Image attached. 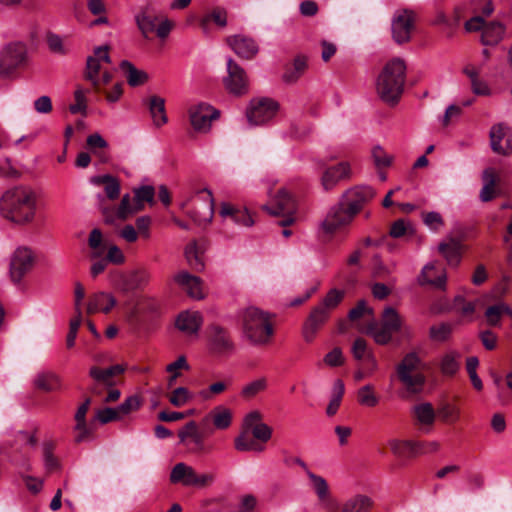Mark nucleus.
Instances as JSON below:
<instances>
[{"instance_id": "f257e3e1", "label": "nucleus", "mask_w": 512, "mask_h": 512, "mask_svg": "<svg viewBox=\"0 0 512 512\" xmlns=\"http://www.w3.org/2000/svg\"><path fill=\"white\" fill-rule=\"evenodd\" d=\"M39 192L27 184H17L0 196V216L15 225L33 223L39 209Z\"/></svg>"}, {"instance_id": "f03ea898", "label": "nucleus", "mask_w": 512, "mask_h": 512, "mask_svg": "<svg viewBox=\"0 0 512 512\" xmlns=\"http://www.w3.org/2000/svg\"><path fill=\"white\" fill-rule=\"evenodd\" d=\"M405 81V62L399 58L387 62L375 82L376 93L380 100L388 106H396L404 92Z\"/></svg>"}, {"instance_id": "7ed1b4c3", "label": "nucleus", "mask_w": 512, "mask_h": 512, "mask_svg": "<svg viewBox=\"0 0 512 512\" xmlns=\"http://www.w3.org/2000/svg\"><path fill=\"white\" fill-rule=\"evenodd\" d=\"M242 327L245 338L256 346L269 344L274 334L270 314L256 307H249L243 312Z\"/></svg>"}, {"instance_id": "20e7f679", "label": "nucleus", "mask_w": 512, "mask_h": 512, "mask_svg": "<svg viewBox=\"0 0 512 512\" xmlns=\"http://www.w3.org/2000/svg\"><path fill=\"white\" fill-rule=\"evenodd\" d=\"M396 373L401 384L408 392L419 393L425 384L423 363L415 352L406 354L396 367Z\"/></svg>"}, {"instance_id": "39448f33", "label": "nucleus", "mask_w": 512, "mask_h": 512, "mask_svg": "<svg viewBox=\"0 0 512 512\" xmlns=\"http://www.w3.org/2000/svg\"><path fill=\"white\" fill-rule=\"evenodd\" d=\"M403 328V321L399 313L393 307L384 308L381 314L380 323L372 321L367 326V333L370 334L374 341L379 345L388 344L394 333L399 332Z\"/></svg>"}, {"instance_id": "423d86ee", "label": "nucleus", "mask_w": 512, "mask_h": 512, "mask_svg": "<svg viewBox=\"0 0 512 512\" xmlns=\"http://www.w3.org/2000/svg\"><path fill=\"white\" fill-rule=\"evenodd\" d=\"M215 476L212 473L199 474L196 470L184 462L177 463L171 470L170 482L181 484L185 487L198 489L206 488L213 484Z\"/></svg>"}, {"instance_id": "0eeeda50", "label": "nucleus", "mask_w": 512, "mask_h": 512, "mask_svg": "<svg viewBox=\"0 0 512 512\" xmlns=\"http://www.w3.org/2000/svg\"><path fill=\"white\" fill-rule=\"evenodd\" d=\"M184 210L199 225L211 222L214 214V198L210 190L203 189L196 193V203L190 207V199L180 204Z\"/></svg>"}, {"instance_id": "6e6552de", "label": "nucleus", "mask_w": 512, "mask_h": 512, "mask_svg": "<svg viewBox=\"0 0 512 512\" xmlns=\"http://www.w3.org/2000/svg\"><path fill=\"white\" fill-rule=\"evenodd\" d=\"M151 273L147 268L140 267L127 272L114 274L112 282L122 293L144 290L150 283Z\"/></svg>"}, {"instance_id": "1a4fd4ad", "label": "nucleus", "mask_w": 512, "mask_h": 512, "mask_svg": "<svg viewBox=\"0 0 512 512\" xmlns=\"http://www.w3.org/2000/svg\"><path fill=\"white\" fill-rule=\"evenodd\" d=\"M35 264V255L30 248L18 247L11 255L9 277L14 284H20Z\"/></svg>"}, {"instance_id": "9d476101", "label": "nucleus", "mask_w": 512, "mask_h": 512, "mask_svg": "<svg viewBox=\"0 0 512 512\" xmlns=\"http://www.w3.org/2000/svg\"><path fill=\"white\" fill-rule=\"evenodd\" d=\"M270 215L283 216L279 222L280 226H288L294 222L296 203L294 198L285 190L280 189L269 205L263 207Z\"/></svg>"}, {"instance_id": "9b49d317", "label": "nucleus", "mask_w": 512, "mask_h": 512, "mask_svg": "<svg viewBox=\"0 0 512 512\" xmlns=\"http://www.w3.org/2000/svg\"><path fill=\"white\" fill-rule=\"evenodd\" d=\"M375 195L371 186L357 185L345 191L340 203L355 217Z\"/></svg>"}, {"instance_id": "f8f14e48", "label": "nucleus", "mask_w": 512, "mask_h": 512, "mask_svg": "<svg viewBox=\"0 0 512 512\" xmlns=\"http://www.w3.org/2000/svg\"><path fill=\"white\" fill-rule=\"evenodd\" d=\"M26 58L27 48L24 43L8 44L0 52V75H10L26 61Z\"/></svg>"}, {"instance_id": "ddd939ff", "label": "nucleus", "mask_w": 512, "mask_h": 512, "mask_svg": "<svg viewBox=\"0 0 512 512\" xmlns=\"http://www.w3.org/2000/svg\"><path fill=\"white\" fill-rule=\"evenodd\" d=\"M188 113L191 126L200 133H207L212 122L220 117V111L208 103L192 105Z\"/></svg>"}, {"instance_id": "4468645a", "label": "nucleus", "mask_w": 512, "mask_h": 512, "mask_svg": "<svg viewBox=\"0 0 512 512\" xmlns=\"http://www.w3.org/2000/svg\"><path fill=\"white\" fill-rule=\"evenodd\" d=\"M110 62L109 46L107 45L95 48L94 54L87 58L84 76L96 90L100 89V74L105 70L104 65L110 64Z\"/></svg>"}, {"instance_id": "2eb2a0df", "label": "nucleus", "mask_w": 512, "mask_h": 512, "mask_svg": "<svg viewBox=\"0 0 512 512\" xmlns=\"http://www.w3.org/2000/svg\"><path fill=\"white\" fill-rule=\"evenodd\" d=\"M278 108V103L273 99L252 100L247 110V118L254 125H262L275 117Z\"/></svg>"}, {"instance_id": "dca6fc26", "label": "nucleus", "mask_w": 512, "mask_h": 512, "mask_svg": "<svg viewBox=\"0 0 512 512\" xmlns=\"http://www.w3.org/2000/svg\"><path fill=\"white\" fill-rule=\"evenodd\" d=\"M179 442L193 453L208 452L205 445L204 434L200 431L199 425L195 421L187 422L178 431Z\"/></svg>"}, {"instance_id": "f3484780", "label": "nucleus", "mask_w": 512, "mask_h": 512, "mask_svg": "<svg viewBox=\"0 0 512 512\" xmlns=\"http://www.w3.org/2000/svg\"><path fill=\"white\" fill-rule=\"evenodd\" d=\"M227 73L224 78L226 89L234 95H243L248 92V77L245 70L232 58L227 60Z\"/></svg>"}, {"instance_id": "a211bd4d", "label": "nucleus", "mask_w": 512, "mask_h": 512, "mask_svg": "<svg viewBox=\"0 0 512 512\" xmlns=\"http://www.w3.org/2000/svg\"><path fill=\"white\" fill-rule=\"evenodd\" d=\"M491 149L500 155L512 154V129L504 124L493 125L489 133Z\"/></svg>"}, {"instance_id": "6ab92c4d", "label": "nucleus", "mask_w": 512, "mask_h": 512, "mask_svg": "<svg viewBox=\"0 0 512 512\" xmlns=\"http://www.w3.org/2000/svg\"><path fill=\"white\" fill-rule=\"evenodd\" d=\"M415 17L412 11L397 12L392 20V36L396 43H406L411 39Z\"/></svg>"}, {"instance_id": "aec40b11", "label": "nucleus", "mask_w": 512, "mask_h": 512, "mask_svg": "<svg viewBox=\"0 0 512 512\" xmlns=\"http://www.w3.org/2000/svg\"><path fill=\"white\" fill-rule=\"evenodd\" d=\"M354 216L339 202L333 206L322 222L326 233H334L352 223Z\"/></svg>"}, {"instance_id": "412c9836", "label": "nucleus", "mask_w": 512, "mask_h": 512, "mask_svg": "<svg viewBox=\"0 0 512 512\" xmlns=\"http://www.w3.org/2000/svg\"><path fill=\"white\" fill-rule=\"evenodd\" d=\"M352 170L349 162L343 161L336 165L327 167L321 176V185L324 190L329 191L335 188L341 181L351 179Z\"/></svg>"}, {"instance_id": "4be33fe9", "label": "nucleus", "mask_w": 512, "mask_h": 512, "mask_svg": "<svg viewBox=\"0 0 512 512\" xmlns=\"http://www.w3.org/2000/svg\"><path fill=\"white\" fill-rule=\"evenodd\" d=\"M329 317L330 313L319 305L312 309L302 328V336L305 342L311 343L315 339L317 332Z\"/></svg>"}, {"instance_id": "5701e85b", "label": "nucleus", "mask_w": 512, "mask_h": 512, "mask_svg": "<svg viewBox=\"0 0 512 512\" xmlns=\"http://www.w3.org/2000/svg\"><path fill=\"white\" fill-rule=\"evenodd\" d=\"M209 345L217 354H229L234 350V343L229 333L219 325L209 327Z\"/></svg>"}, {"instance_id": "b1692460", "label": "nucleus", "mask_w": 512, "mask_h": 512, "mask_svg": "<svg viewBox=\"0 0 512 512\" xmlns=\"http://www.w3.org/2000/svg\"><path fill=\"white\" fill-rule=\"evenodd\" d=\"M229 47L241 58L252 59L259 51L257 43L244 35H233L226 38Z\"/></svg>"}, {"instance_id": "393cba45", "label": "nucleus", "mask_w": 512, "mask_h": 512, "mask_svg": "<svg viewBox=\"0 0 512 512\" xmlns=\"http://www.w3.org/2000/svg\"><path fill=\"white\" fill-rule=\"evenodd\" d=\"M415 424L423 433H430L436 420V413L431 403H420L412 407Z\"/></svg>"}, {"instance_id": "a878e982", "label": "nucleus", "mask_w": 512, "mask_h": 512, "mask_svg": "<svg viewBox=\"0 0 512 512\" xmlns=\"http://www.w3.org/2000/svg\"><path fill=\"white\" fill-rule=\"evenodd\" d=\"M139 210L141 205L132 203L130 195L125 194L116 209L103 208V215L106 223H113L116 219L125 220Z\"/></svg>"}, {"instance_id": "bb28decb", "label": "nucleus", "mask_w": 512, "mask_h": 512, "mask_svg": "<svg viewBox=\"0 0 512 512\" xmlns=\"http://www.w3.org/2000/svg\"><path fill=\"white\" fill-rule=\"evenodd\" d=\"M203 324V318L198 311H185L176 319V327L187 336H196Z\"/></svg>"}, {"instance_id": "cd10ccee", "label": "nucleus", "mask_w": 512, "mask_h": 512, "mask_svg": "<svg viewBox=\"0 0 512 512\" xmlns=\"http://www.w3.org/2000/svg\"><path fill=\"white\" fill-rule=\"evenodd\" d=\"M116 298L108 292H96L89 297L87 313L94 314L102 312L108 314L116 305Z\"/></svg>"}, {"instance_id": "c85d7f7f", "label": "nucleus", "mask_w": 512, "mask_h": 512, "mask_svg": "<svg viewBox=\"0 0 512 512\" xmlns=\"http://www.w3.org/2000/svg\"><path fill=\"white\" fill-rule=\"evenodd\" d=\"M175 282L194 299L204 297L202 283L199 277L191 275L186 271H181L174 276Z\"/></svg>"}, {"instance_id": "c756f323", "label": "nucleus", "mask_w": 512, "mask_h": 512, "mask_svg": "<svg viewBox=\"0 0 512 512\" xmlns=\"http://www.w3.org/2000/svg\"><path fill=\"white\" fill-rule=\"evenodd\" d=\"M388 446L398 458H412L419 455L423 444L419 441L390 439Z\"/></svg>"}, {"instance_id": "7c9ffc66", "label": "nucleus", "mask_w": 512, "mask_h": 512, "mask_svg": "<svg viewBox=\"0 0 512 512\" xmlns=\"http://www.w3.org/2000/svg\"><path fill=\"white\" fill-rule=\"evenodd\" d=\"M483 187L479 198L482 202H489L500 195V189L497 187L499 177L494 169L487 168L482 174Z\"/></svg>"}, {"instance_id": "2f4dec72", "label": "nucleus", "mask_w": 512, "mask_h": 512, "mask_svg": "<svg viewBox=\"0 0 512 512\" xmlns=\"http://www.w3.org/2000/svg\"><path fill=\"white\" fill-rule=\"evenodd\" d=\"M505 33L506 26L502 22H486L481 35V42L485 46H495L503 40Z\"/></svg>"}, {"instance_id": "473e14b6", "label": "nucleus", "mask_w": 512, "mask_h": 512, "mask_svg": "<svg viewBox=\"0 0 512 512\" xmlns=\"http://www.w3.org/2000/svg\"><path fill=\"white\" fill-rule=\"evenodd\" d=\"M126 370V366L122 364L112 365L106 369H101L97 366L90 368L89 375L95 381L102 383L106 386L113 385V377L122 374Z\"/></svg>"}, {"instance_id": "72a5a7b5", "label": "nucleus", "mask_w": 512, "mask_h": 512, "mask_svg": "<svg viewBox=\"0 0 512 512\" xmlns=\"http://www.w3.org/2000/svg\"><path fill=\"white\" fill-rule=\"evenodd\" d=\"M209 421H212L216 429L225 430L232 423V413L228 408L218 406L202 419L201 424L205 425Z\"/></svg>"}, {"instance_id": "f704fd0d", "label": "nucleus", "mask_w": 512, "mask_h": 512, "mask_svg": "<svg viewBox=\"0 0 512 512\" xmlns=\"http://www.w3.org/2000/svg\"><path fill=\"white\" fill-rule=\"evenodd\" d=\"M220 215L223 218H229L236 224L247 227L253 225L254 223L252 216L248 213L246 209L236 208L229 203H223L221 205Z\"/></svg>"}, {"instance_id": "c9c22d12", "label": "nucleus", "mask_w": 512, "mask_h": 512, "mask_svg": "<svg viewBox=\"0 0 512 512\" xmlns=\"http://www.w3.org/2000/svg\"><path fill=\"white\" fill-rule=\"evenodd\" d=\"M446 273L441 270L437 272L433 263L425 265L419 277L420 284H430L436 288L444 289L446 285Z\"/></svg>"}, {"instance_id": "e433bc0d", "label": "nucleus", "mask_w": 512, "mask_h": 512, "mask_svg": "<svg viewBox=\"0 0 512 512\" xmlns=\"http://www.w3.org/2000/svg\"><path fill=\"white\" fill-rule=\"evenodd\" d=\"M374 501L364 494H356L347 499L341 506L340 512H370Z\"/></svg>"}, {"instance_id": "4c0bfd02", "label": "nucleus", "mask_w": 512, "mask_h": 512, "mask_svg": "<svg viewBox=\"0 0 512 512\" xmlns=\"http://www.w3.org/2000/svg\"><path fill=\"white\" fill-rule=\"evenodd\" d=\"M461 241L450 238L447 242L439 244V251L451 266H457L461 260Z\"/></svg>"}, {"instance_id": "58836bf2", "label": "nucleus", "mask_w": 512, "mask_h": 512, "mask_svg": "<svg viewBox=\"0 0 512 512\" xmlns=\"http://www.w3.org/2000/svg\"><path fill=\"white\" fill-rule=\"evenodd\" d=\"M157 17L150 13L149 8H142L136 15L135 21L142 36L149 39L150 35L154 33Z\"/></svg>"}, {"instance_id": "ea45409f", "label": "nucleus", "mask_w": 512, "mask_h": 512, "mask_svg": "<svg viewBox=\"0 0 512 512\" xmlns=\"http://www.w3.org/2000/svg\"><path fill=\"white\" fill-rule=\"evenodd\" d=\"M91 182L95 185H104L105 194L110 200H115L120 195V183L118 179L112 175L105 174L95 176L91 179Z\"/></svg>"}, {"instance_id": "a19ab883", "label": "nucleus", "mask_w": 512, "mask_h": 512, "mask_svg": "<svg viewBox=\"0 0 512 512\" xmlns=\"http://www.w3.org/2000/svg\"><path fill=\"white\" fill-rule=\"evenodd\" d=\"M120 68L124 73L128 84L132 87L142 85L148 79L146 72L137 69L131 62L127 60L121 62Z\"/></svg>"}, {"instance_id": "79ce46f5", "label": "nucleus", "mask_w": 512, "mask_h": 512, "mask_svg": "<svg viewBox=\"0 0 512 512\" xmlns=\"http://www.w3.org/2000/svg\"><path fill=\"white\" fill-rule=\"evenodd\" d=\"M34 385L42 391L53 392L61 388V381L53 372H42L35 377Z\"/></svg>"}, {"instance_id": "37998d69", "label": "nucleus", "mask_w": 512, "mask_h": 512, "mask_svg": "<svg viewBox=\"0 0 512 512\" xmlns=\"http://www.w3.org/2000/svg\"><path fill=\"white\" fill-rule=\"evenodd\" d=\"M149 111L156 126H162L167 123L165 112V100L159 96H152L149 101Z\"/></svg>"}, {"instance_id": "c03bdc74", "label": "nucleus", "mask_w": 512, "mask_h": 512, "mask_svg": "<svg viewBox=\"0 0 512 512\" xmlns=\"http://www.w3.org/2000/svg\"><path fill=\"white\" fill-rule=\"evenodd\" d=\"M88 245L92 250L90 254L91 259L99 260L103 258L102 256L105 254L107 246L103 242V235L99 229L95 228L90 232Z\"/></svg>"}, {"instance_id": "a18cd8bd", "label": "nucleus", "mask_w": 512, "mask_h": 512, "mask_svg": "<svg viewBox=\"0 0 512 512\" xmlns=\"http://www.w3.org/2000/svg\"><path fill=\"white\" fill-rule=\"evenodd\" d=\"M461 355L457 351H448L440 360V370L447 376L454 375L460 367Z\"/></svg>"}, {"instance_id": "49530a36", "label": "nucleus", "mask_w": 512, "mask_h": 512, "mask_svg": "<svg viewBox=\"0 0 512 512\" xmlns=\"http://www.w3.org/2000/svg\"><path fill=\"white\" fill-rule=\"evenodd\" d=\"M210 22L224 28L227 25V11L224 8L216 7L200 20L201 28L206 31Z\"/></svg>"}, {"instance_id": "de8ad7c7", "label": "nucleus", "mask_w": 512, "mask_h": 512, "mask_svg": "<svg viewBox=\"0 0 512 512\" xmlns=\"http://www.w3.org/2000/svg\"><path fill=\"white\" fill-rule=\"evenodd\" d=\"M235 448L238 451H255L262 452L264 450V446L257 443L253 435L251 436L248 431H243L236 439H235Z\"/></svg>"}, {"instance_id": "09e8293b", "label": "nucleus", "mask_w": 512, "mask_h": 512, "mask_svg": "<svg viewBox=\"0 0 512 512\" xmlns=\"http://www.w3.org/2000/svg\"><path fill=\"white\" fill-rule=\"evenodd\" d=\"M307 476L311 481L313 490L320 501H325L329 496V487L327 481L310 470H307Z\"/></svg>"}, {"instance_id": "8fccbe9b", "label": "nucleus", "mask_w": 512, "mask_h": 512, "mask_svg": "<svg viewBox=\"0 0 512 512\" xmlns=\"http://www.w3.org/2000/svg\"><path fill=\"white\" fill-rule=\"evenodd\" d=\"M358 403L366 407H375L379 403V397L375 394L371 384L362 386L357 391Z\"/></svg>"}, {"instance_id": "3c124183", "label": "nucleus", "mask_w": 512, "mask_h": 512, "mask_svg": "<svg viewBox=\"0 0 512 512\" xmlns=\"http://www.w3.org/2000/svg\"><path fill=\"white\" fill-rule=\"evenodd\" d=\"M232 383L233 381L231 378H226L224 380L214 382L210 384L207 389L202 390L200 392V396L204 400H211L214 396L222 394L227 389H229L232 386Z\"/></svg>"}, {"instance_id": "603ef678", "label": "nucleus", "mask_w": 512, "mask_h": 512, "mask_svg": "<svg viewBox=\"0 0 512 512\" xmlns=\"http://www.w3.org/2000/svg\"><path fill=\"white\" fill-rule=\"evenodd\" d=\"M344 295L345 292L343 290L336 288L331 289L318 305L331 314V312L342 302Z\"/></svg>"}, {"instance_id": "864d4df0", "label": "nucleus", "mask_w": 512, "mask_h": 512, "mask_svg": "<svg viewBox=\"0 0 512 512\" xmlns=\"http://www.w3.org/2000/svg\"><path fill=\"white\" fill-rule=\"evenodd\" d=\"M142 404L143 398L140 395L134 394L127 397L119 406H117V408L123 418L124 416L139 410Z\"/></svg>"}, {"instance_id": "5fc2aeb1", "label": "nucleus", "mask_w": 512, "mask_h": 512, "mask_svg": "<svg viewBox=\"0 0 512 512\" xmlns=\"http://www.w3.org/2000/svg\"><path fill=\"white\" fill-rule=\"evenodd\" d=\"M87 146L94 151V153L100 158L102 162L108 161V155L106 152H96V149H105L108 146L106 140L98 133L91 134L87 137Z\"/></svg>"}, {"instance_id": "6e6d98bb", "label": "nucleus", "mask_w": 512, "mask_h": 512, "mask_svg": "<svg viewBox=\"0 0 512 512\" xmlns=\"http://www.w3.org/2000/svg\"><path fill=\"white\" fill-rule=\"evenodd\" d=\"M267 387V380L266 378H258L255 379L245 386H243L241 390V395L244 398H252L256 396L258 393L264 391Z\"/></svg>"}, {"instance_id": "4d7b16f0", "label": "nucleus", "mask_w": 512, "mask_h": 512, "mask_svg": "<svg viewBox=\"0 0 512 512\" xmlns=\"http://www.w3.org/2000/svg\"><path fill=\"white\" fill-rule=\"evenodd\" d=\"M192 393L185 387H178L169 395V402L175 407H182L192 400Z\"/></svg>"}, {"instance_id": "13d9d810", "label": "nucleus", "mask_w": 512, "mask_h": 512, "mask_svg": "<svg viewBox=\"0 0 512 512\" xmlns=\"http://www.w3.org/2000/svg\"><path fill=\"white\" fill-rule=\"evenodd\" d=\"M307 66L304 57H297L293 63V71H287L283 75V80L286 83H293L303 74Z\"/></svg>"}, {"instance_id": "bf43d9fd", "label": "nucleus", "mask_w": 512, "mask_h": 512, "mask_svg": "<svg viewBox=\"0 0 512 512\" xmlns=\"http://www.w3.org/2000/svg\"><path fill=\"white\" fill-rule=\"evenodd\" d=\"M185 257L192 268L195 270H202L204 268V263L202 262L198 250L196 242H191L185 248Z\"/></svg>"}, {"instance_id": "052dcab7", "label": "nucleus", "mask_w": 512, "mask_h": 512, "mask_svg": "<svg viewBox=\"0 0 512 512\" xmlns=\"http://www.w3.org/2000/svg\"><path fill=\"white\" fill-rule=\"evenodd\" d=\"M144 306L149 311H156L158 309V303L154 298L148 296H141L138 298L136 305L131 309L130 317H136L144 310Z\"/></svg>"}, {"instance_id": "680f3d73", "label": "nucleus", "mask_w": 512, "mask_h": 512, "mask_svg": "<svg viewBox=\"0 0 512 512\" xmlns=\"http://www.w3.org/2000/svg\"><path fill=\"white\" fill-rule=\"evenodd\" d=\"M86 93H87V91L83 90L81 87H78L75 90V92H74L75 103L69 107V110L72 114H77V113L85 114L86 113V109H87Z\"/></svg>"}, {"instance_id": "e2e57ef3", "label": "nucleus", "mask_w": 512, "mask_h": 512, "mask_svg": "<svg viewBox=\"0 0 512 512\" xmlns=\"http://www.w3.org/2000/svg\"><path fill=\"white\" fill-rule=\"evenodd\" d=\"M452 332V326L448 323H440L430 327V337L435 341H445L449 338Z\"/></svg>"}, {"instance_id": "0e129e2a", "label": "nucleus", "mask_w": 512, "mask_h": 512, "mask_svg": "<svg viewBox=\"0 0 512 512\" xmlns=\"http://www.w3.org/2000/svg\"><path fill=\"white\" fill-rule=\"evenodd\" d=\"M134 193V202L136 205H141V209L144 202L152 203L154 201L155 190L152 186H142L135 189Z\"/></svg>"}, {"instance_id": "69168bd1", "label": "nucleus", "mask_w": 512, "mask_h": 512, "mask_svg": "<svg viewBox=\"0 0 512 512\" xmlns=\"http://www.w3.org/2000/svg\"><path fill=\"white\" fill-rule=\"evenodd\" d=\"M502 307L503 302H500L486 309L485 317L489 325L498 326L500 324L501 317L503 316Z\"/></svg>"}, {"instance_id": "338daca9", "label": "nucleus", "mask_w": 512, "mask_h": 512, "mask_svg": "<svg viewBox=\"0 0 512 512\" xmlns=\"http://www.w3.org/2000/svg\"><path fill=\"white\" fill-rule=\"evenodd\" d=\"M323 363L328 367H339L344 364V356L339 347L333 348L324 358Z\"/></svg>"}, {"instance_id": "774afa93", "label": "nucleus", "mask_w": 512, "mask_h": 512, "mask_svg": "<svg viewBox=\"0 0 512 512\" xmlns=\"http://www.w3.org/2000/svg\"><path fill=\"white\" fill-rule=\"evenodd\" d=\"M439 416L443 421L456 422L460 417V410L452 404H444L438 410Z\"/></svg>"}]
</instances>
